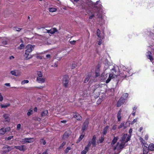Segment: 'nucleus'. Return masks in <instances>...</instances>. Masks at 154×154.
<instances>
[{"label": "nucleus", "instance_id": "obj_1", "mask_svg": "<svg viewBox=\"0 0 154 154\" xmlns=\"http://www.w3.org/2000/svg\"><path fill=\"white\" fill-rule=\"evenodd\" d=\"M34 45H28L26 46V50L25 51V54L24 55L25 60H29L33 56L29 54L34 50Z\"/></svg>", "mask_w": 154, "mask_h": 154}, {"label": "nucleus", "instance_id": "obj_2", "mask_svg": "<svg viewBox=\"0 0 154 154\" xmlns=\"http://www.w3.org/2000/svg\"><path fill=\"white\" fill-rule=\"evenodd\" d=\"M125 143L121 141L117 143V145L116 146H114L113 148L114 150L117 149L118 150L122 149L125 146Z\"/></svg>", "mask_w": 154, "mask_h": 154}, {"label": "nucleus", "instance_id": "obj_3", "mask_svg": "<svg viewBox=\"0 0 154 154\" xmlns=\"http://www.w3.org/2000/svg\"><path fill=\"white\" fill-rule=\"evenodd\" d=\"M69 77L68 75H65L63 78L62 83L63 86L65 88H67L69 85Z\"/></svg>", "mask_w": 154, "mask_h": 154}, {"label": "nucleus", "instance_id": "obj_4", "mask_svg": "<svg viewBox=\"0 0 154 154\" xmlns=\"http://www.w3.org/2000/svg\"><path fill=\"white\" fill-rule=\"evenodd\" d=\"M130 121H128L126 122V125H127V124H128L129 125L130 124ZM125 122H122L120 124V125L118 127V129H120L123 127L125 129L127 127V126L126 125H125Z\"/></svg>", "mask_w": 154, "mask_h": 154}, {"label": "nucleus", "instance_id": "obj_5", "mask_svg": "<svg viewBox=\"0 0 154 154\" xmlns=\"http://www.w3.org/2000/svg\"><path fill=\"white\" fill-rule=\"evenodd\" d=\"M10 130L9 127H7L5 128H2L0 129V134L4 135L6 132L9 131Z\"/></svg>", "mask_w": 154, "mask_h": 154}, {"label": "nucleus", "instance_id": "obj_6", "mask_svg": "<svg viewBox=\"0 0 154 154\" xmlns=\"http://www.w3.org/2000/svg\"><path fill=\"white\" fill-rule=\"evenodd\" d=\"M14 146H10L8 145H5L4 146L3 148L4 149H8V150H4V152L5 153H6L7 152H8L10 151H11V150L14 149Z\"/></svg>", "mask_w": 154, "mask_h": 154}, {"label": "nucleus", "instance_id": "obj_7", "mask_svg": "<svg viewBox=\"0 0 154 154\" xmlns=\"http://www.w3.org/2000/svg\"><path fill=\"white\" fill-rule=\"evenodd\" d=\"M125 98L124 99L123 97H121L119 100L117 104V107H119L123 104L125 102Z\"/></svg>", "mask_w": 154, "mask_h": 154}, {"label": "nucleus", "instance_id": "obj_8", "mask_svg": "<svg viewBox=\"0 0 154 154\" xmlns=\"http://www.w3.org/2000/svg\"><path fill=\"white\" fill-rule=\"evenodd\" d=\"M88 123L89 122L88 119H86L83 125L82 129V130L83 131H84L85 130V129H86L88 127Z\"/></svg>", "mask_w": 154, "mask_h": 154}, {"label": "nucleus", "instance_id": "obj_9", "mask_svg": "<svg viewBox=\"0 0 154 154\" xmlns=\"http://www.w3.org/2000/svg\"><path fill=\"white\" fill-rule=\"evenodd\" d=\"M71 131L68 130L66 131L63 135V139H67L71 134Z\"/></svg>", "mask_w": 154, "mask_h": 154}, {"label": "nucleus", "instance_id": "obj_10", "mask_svg": "<svg viewBox=\"0 0 154 154\" xmlns=\"http://www.w3.org/2000/svg\"><path fill=\"white\" fill-rule=\"evenodd\" d=\"M14 147L17 149L19 150L20 151H24L26 150V148L25 146L24 145L21 146H14Z\"/></svg>", "mask_w": 154, "mask_h": 154}, {"label": "nucleus", "instance_id": "obj_11", "mask_svg": "<svg viewBox=\"0 0 154 154\" xmlns=\"http://www.w3.org/2000/svg\"><path fill=\"white\" fill-rule=\"evenodd\" d=\"M73 117L78 120H80L81 116L77 113H73Z\"/></svg>", "mask_w": 154, "mask_h": 154}, {"label": "nucleus", "instance_id": "obj_12", "mask_svg": "<svg viewBox=\"0 0 154 154\" xmlns=\"http://www.w3.org/2000/svg\"><path fill=\"white\" fill-rule=\"evenodd\" d=\"M36 81L39 83H43L45 82V78L42 77H37Z\"/></svg>", "mask_w": 154, "mask_h": 154}, {"label": "nucleus", "instance_id": "obj_13", "mask_svg": "<svg viewBox=\"0 0 154 154\" xmlns=\"http://www.w3.org/2000/svg\"><path fill=\"white\" fill-rule=\"evenodd\" d=\"M3 117L4 118V122H9L10 121V118L8 114H5L4 115Z\"/></svg>", "mask_w": 154, "mask_h": 154}, {"label": "nucleus", "instance_id": "obj_14", "mask_svg": "<svg viewBox=\"0 0 154 154\" xmlns=\"http://www.w3.org/2000/svg\"><path fill=\"white\" fill-rule=\"evenodd\" d=\"M127 136V134H124L123 136L121 137V139L119 141L124 142L125 143V142L126 141V140H125V139H126Z\"/></svg>", "mask_w": 154, "mask_h": 154}, {"label": "nucleus", "instance_id": "obj_15", "mask_svg": "<svg viewBox=\"0 0 154 154\" xmlns=\"http://www.w3.org/2000/svg\"><path fill=\"white\" fill-rule=\"evenodd\" d=\"M96 136L95 135L93 137L92 141L91 142V143L93 147L96 146Z\"/></svg>", "mask_w": 154, "mask_h": 154}, {"label": "nucleus", "instance_id": "obj_16", "mask_svg": "<svg viewBox=\"0 0 154 154\" xmlns=\"http://www.w3.org/2000/svg\"><path fill=\"white\" fill-rule=\"evenodd\" d=\"M119 139L118 137H114V138L111 143V144L112 146L114 145L117 141Z\"/></svg>", "mask_w": 154, "mask_h": 154}, {"label": "nucleus", "instance_id": "obj_17", "mask_svg": "<svg viewBox=\"0 0 154 154\" xmlns=\"http://www.w3.org/2000/svg\"><path fill=\"white\" fill-rule=\"evenodd\" d=\"M47 32L53 34L54 33L57 31V29L55 28H54L50 30H47Z\"/></svg>", "mask_w": 154, "mask_h": 154}, {"label": "nucleus", "instance_id": "obj_18", "mask_svg": "<svg viewBox=\"0 0 154 154\" xmlns=\"http://www.w3.org/2000/svg\"><path fill=\"white\" fill-rule=\"evenodd\" d=\"M35 139L33 138H26L27 143H29L34 142Z\"/></svg>", "mask_w": 154, "mask_h": 154}, {"label": "nucleus", "instance_id": "obj_19", "mask_svg": "<svg viewBox=\"0 0 154 154\" xmlns=\"http://www.w3.org/2000/svg\"><path fill=\"white\" fill-rule=\"evenodd\" d=\"M121 110H119L117 114V118L118 119V121H120L121 120Z\"/></svg>", "mask_w": 154, "mask_h": 154}, {"label": "nucleus", "instance_id": "obj_20", "mask_svg": "<svg viewBox=\"0 0 154 154\" xmlns=\"http://www.w3.org/2000/svg\"><path fill=\"white\" fill-rule=\"evenodd\" d=\"M148 148L149 150L152 151L154 150V144H151L149 145Z\"/></svg>", "mask_w": 154, "mask_h": 154}, {"label": "nucleus", "instance_id": "obj_21", "mask_svg": "<svg viewBox=\"0 0 154 154\" xmlns=\"http://www.w3.org/2000/svg\"><path fill=\"white\" fill-rule=\"evenodd\" d=\"M10 105V103H8L6 104H1L0 106L2 108H6L9 106Z\"/></svg>", "mask_w": 154, "mask_h": 154}, {"label": "nucleus", "instance_id": "obj_22", "mask_svg": "<svg viewBox=\"0 0 154 154\" xmlns=\"http://www.w3.org/2000/svg\"><path fill=\"white\" fill-rule=\"evenodd\" d=\"M109 126H106V127H105L104 128L103 130V134L104 135H105L106 133H107V131L108 130V128H109Z\"/></svg>", "mask_w": 154, "mask_h": 154}, {"label": "nucleus", "instance_id": "obj_23", "mask_svg": "<svg viewBox=\"0 0 154 154\" xmlns=\"http://www.w3.org/2000/svg\"><path fill=\"white\" fill-rule=\"evenodd\" d=\"M48 113V111L47 110H45L43 112H42L41 114L42 116H45L47 115V114Z\"/></svg>", "mask_w": 154, "mask_h": 154}, {"label": "nucleus", "instance_id": "obj_24", "mask_svg": "<svg viewBox=\"0 0 154 154\" xmlns=\"http://www.w3.org/2000/svg\"><path fill=\"white\" fill-rule=\"evenodd\" d=\"M90 79V76L89 75H87L84 81V83H86L87 82H88V81H89Z\"/></svg>", "mask_w": 154, "mask_h": 154}, {"label": "nucleus", "instance_id": "obj_25", "mask_svg": "<svg viewBox=\"0 0 154 154\" xmlns=\"http://www.w3.org/2000/svg\"><path fill=\"white\" fill-rule=\"evenodd\" d=\"M37 73L38 76L37 77H42L43 74L41 72L38 71L37 72Z\"/></svg>", "mask_w": 154, "mask_h": 154}, {"label": "nucleus", "instance_id": "obj_26", "mask_svg": "<svg viewBox=\"0 0 154 154\" xmlns=\"http://www.w3.org/2000/svg\"><path fill=\"white\" fill-rule=\"evenodd\" d=\"M49 11L51 12H55L57 11V9L54 8H49Z\"/></svg>", "mask_w": 154, "mask_h": 154}, {"label": "nucleus", "instance_id": "obj_27", "mask_svg": "<svg viewBox=\"0 0 154 154\" xmlns=\"http://www.w3.org/2000/svg\"><path fill=\"white\" fill-rule=\"evenodd\" d=\"M26 138L22 139L21 140L20 142L23 144L26 143H27Z\"/></svg>", "mask_w": 154, "mask_h": 154}, {"label": "nucleus", "instance_id": "obj_28", "mask_svg": "<svg viewBox=\"0 0 154 154\" xmlns=\"http://www.w3.org/2000/svg\"><path fill=\"white\" fill-rule=\"evenodd\" d=\"M147 57L148 59L150 60L151 62H152L153 58L152 55H147Z\"/></svg>", "mask_w": 154, "mask_h": 154}, {"label": "nucleus", "instance_id": "obj_29", "mask_svg": "<svg viewBox=\"0 0 154 154\" xmlns=\"http://www.w3.org/2000/svg\"><path fill=\"white\" fill-rule=\"evenodd\" d=\"M84 137V135H81L78 139L77 143H78L79 142H80L83 138Z\"/></svg>", "mask_w": 154, "mask_h": 154}, {"label": "nucleus", "instance_id": "obj_30", "mask_svg": "<svg viewBox=\"0 0 154 154\" xmlns=\"http://www.w3.org/2000/svg\"><path fill=\"white\" fill-rule=\"evenodd\" d=\"M11 74L13 75H14L16 76H18V73L16 72L15 71H11Z\"/></svg>", "mask_w": 154, "mask_h": 154}, {"label": "nucleus", "instance_id": "obj_31", "mask_svg": "<svg viewBox=\"0 0 154 154\" xmlns=\"http://www.w3.org/2000/svg\"><path fill=\"white\" fill-rule=\"evenodd\" d=\"M33 111L31 109H29L28 110V112L27 113V115L29 116L31 115Z\"/></svg>", "mask_w": 154, "mask_h": 154}, {"label": "nucleus", "instance_id": "obj_32", "mask_svg": "<svg viewBox=\"0 0 154 154\" xmlns=\"http://www.w3.org/2000/svg\"><path fill=\"white\" fill-rule=\"evenodd\" d=\"M29 82V81L28 80H24L21 82V84L23 85L26 83H28Z\"/></svg>", "mask_w": 154, "mask_h": 154}, {"label": "nucleus", "instance_id": "obj_33", "mask_svg": "<svg viewBox=\"0 0 154 154\" xmlns=\"http://www.w3.org/2000/svg\"><path fill=\"white\" fill-rule=\"evenodd\" d=\"M22 29H20L16 27H14V29L18 32L20 31V30Z\"/></svg>", "mask_w": 154, "mask_h": 154}, {"label": "nucleus", "instance_id": "obj_34", "mask_svg": "<svg viewBox=\"0 0 154 154\" xmlns=\"http://www.w3.org/2000/svg\"><path fill=\"white\" fill-rule=\"evenodd\" d=\"M13 136H10L8 137H6L5 138V140H10L13 138Z\"/></svg>", "mask_w": 154, "mask_h": 154}, {"label": "nucleus", "instance_id": "obj_35", "mask_svg": "<svg viewBox=\"0 0 154 154\" xmlns=\"http://www.w3.org/2000/svg\"><path fill=\"white\" fill-rule=\"evenodd\" d=\"M131 137V135H128V137H127V138L126 139L125 142L126 143L128 141H129L130 140Z\"/></svg>", "mask_w": 154, "mask_h": 154}, {"label": "nucleus", "instance_id": "obj_36", "mask_svg": "<svg viewBox=\"0 0 154 154\" xmlns=\"http://www.w3.org/2000/svg\"><path fill=\"white\" fill-rule=\"evenodd\" d=\"M70 149H71L70 147H68L66 148V149H65V153H67L69 152V151Z\"/></svg>", "mask_w": 154, "mask_h": 154}, {"label": "nucleus", "instance_id": "obj_37", "mask_svg": "<svg viewBox=\"0 0 154 154\" xmlns=\"http://www.w3.org/2000/svg\"><path fill=\"white\" fill-rule=\"evenodd\" d=\"M100 31L99 29H98L97 31V36L99 37H100Z\"/></svg>", "mask_w": 154, "mask_h": 154}, {"label": "nucleus", "instance_id": "obj_38", "mask_svg": "<svg viewBox=\"0 0 154 154\" xmlns=\"http://www.w3.org/2000/svg\"><path fill=\"white\" fill-rule=\"evenodd\" d=\"M113 75L111 73V74H109V77L112 78V79L113 78H114V77L113 76L114 75L116 76H117V75L115 74V73L114 72H113Z\"/></svg>", "mask_w": 154, "mask_h": 154}, {"label": "nucleus", "instance_id": "obj_39", "mask_svg": "<svg viewBox=\"0 0 154 154\" xmlns=\"http://www.w3.org/2000/svg\"><path fill=\"white\" fill-rule=\"evenodd\" d=\"M97 70H98V71H99V69H98ZM100 74L99 72L96 71L95 72V76L96 77H98L100 76Z\"/></svg>", "mask_w": 154, "mask_h": 154}, {"label": "nucleus", "instance_id": "obj_40", "mask_svg": "<svg viewBox=\"0 0 154 154\" xmlns=\"http://www.w3.org/2000/svg\"><path fill=\"white\" fill-rule=\"evenodd\" d=\"M40 142L41 143H42L44 145L46 143L45 141L43 139H42L40 140Z\"/></svg>", "mask_w": 154, "mask_h": 154}, {"label": "nucleus", "instance_id": "obj_41", "mask_svg": "<svg viewBox=\"0 0 154 154\" xmlns=\"http://www.w3.org/2000/svg\"><path fill=\"white\" fill-rule=\"evenodd\" d=\"M69 41L70 43V44H71V45H73L75 44L76 42L75 41V40L71 41L70 39L69 40Z\"/></svg>", "mask_w": 154, "mask_h": 154}, {"label": "nucleus", "instance_id": "obj_42", "mask_svg": "<svg viewBox=\"0 0 154 154\" xmlns=\"http://www.w3.org/2000/svg\"><path fill=\"white\" fill-rule=\"evenodd\" d=\"M104 140V136H102L100 137V143H102Z\"/></svg>", "mask_w": 154, "mask_h": 154}, {"label": "nucleus", "instance_id": "obj_43", "mask_svg": "<svg viewBox=\"0 0 154 154\" xmlns=\"http://www.w3.org/2000/svg\"><path fill=\"white\" fill-rule=\"evenodd\" d=\"M3 97L0 92V102H2L3 100Z\"/></svg>", "mask_w": 154, "mask_h": 154}, {"label": "nucleus", "instance_id": "obj_44", "mask_svg": "<svg viewBox=\"0 0 154 154\" xmlns=\"http://www.w3.org/2000/svg\"><path fill=\"white\" fill-rule=\"evenodd\" d=\"M24 46V45L23 44H21L20 45V46L18 47V49H21L23 48Z\"/></svg>", "mask_w": 154, "mask_h": 154}, {"label": "nucleus", "instance_id": "obj_45", "mask_svg": "<svg viewBox=\"0 0 154 154\" xmlns=\"http://www.w3.org/2000/svg\"><path fill=\"white\" fill-rule=\"evenodd\" d=\"M112 79V78L109 77V76L108 79L106 81V83H108Z\"/></svg>", "mask_w": 154, "mask_h": 154}, {"label": "nucleus", "instance_id": "obj_46", "mask_svg": "<svg viewBox=\"0 0 154 154\" xmlns=\"http://www.w3.org/2000/svg\"><path fill=\"white\" fill-rule=\"evenodd\" d=\"M76 66V64H75V63H73L72 65V69H74Z\"/></svg>", "mask_w": 154, "mask_h": 154}, {"label": "nucleus", "instance_id": "obj_47", "mask_svg": "<svg viewBox=\"0 0 154 154\" xmlns=\"http://www.w3.org/2000/svg\"><path fill=\"white\" fill-rule=\"evenodd\" d=\"M2 43L4 45H6L7 44V42L5 40H3L2 41Z\"/></svg>", "mask_w": 154, "mask_h": 154}, {"label": "nucleus", "instance_id": "obj_48", "mask_svg": "<svg viewBox=\"0 0 154 154\" xmlns=\"http://www.w3.org/2000/svg\"><path fill=\"white\" fill-rule=\"evenodd\" d=\"M137 118L134 119L131 122V124L133 125V124H134L135 122H137Z\"/></svg>", "mask_w": 154, "mask_h": 154}, {"label": "nucleus", "instance_id": "obj_49", "mask_svg": "<svg viewBox=\"0 0 154 154\" xmlns=\"http://www.w3.org/2000/svg\"><path fill=\"white\" fill-rule=\"evenodd\" d=\"M123 96L125 98H127L128 96V94L127 93H125L123 95Z\"/></svg>", "mask_w": 154, "mask_h": 154}, {"label": "nucleus", "instance_id": "obj_50", "mask_svg": "<svg viewBox=\"0 0 154 154\" xmlns=\"http://www.w3.org/2000/svg\"><path fill=\"white\" fill-rule=\"evenodd\" d=\"M89 147H88L87 146H86L85 147L84 150H85V151H86L88 152L89 150Z\"/></svg>", "mask_w": 154, "mask_h": 154}, {"label": "nucleus", "instance_id": "obj_51", "mask_svg": "<svg viewBox=\"0 0 154 154\" xmlns=\"http://www.w3.org/2000/svg\"><path fill=\"white\" fill-rule=\"evenodd\" d=\"M66 144V142H63L61 144L60 147H62L63 146H64Z\"/></svg>", "mask_w": 154, "mask_h": 154}, {"label": "nucleus", "instance_id": "obj_52", "mask_svg": "<svg viewBox=\"0 0 154 154\" xmlns=\"http://www.w3.org/2000/svg\"><path fill=\"white\" fill-rule=\"evenodd\" d=\"M91 145V141H89V142H88L87 146L88 147H89Z\"/></svg>", "mask_w": 154, "mask_h": 154}, {"label": "nucleus", "instance_id": "obj_53", "mask_svg": "<svg viewBox=\"0 0 154 154\" xmlns=\"http://www.w3.org/2000/svg\"><path fill=\"white\" fill-rule=\"evenodd\" d=\"M147 54L146 55V56L147 55H152V54L151 52L149 51H148L147 52Z\"/></svg>", "mask_w": 154, "mask_h": 154}, {"label": "nucleus", "instance_id": "obj_54", "mask_svg": "<svg viewBox=\"0 0 154 154\" xmlns=\"http://www.w3.org/2000/svg\"><path fill=\"white\" fill-rule=\"evenodd\" d=\"M21 127V125L20 124H18L17 125V129L18 130Z\"/></svg>", "mask_w": 154, "mask_h": 154}, {"label": "nucleus", "instance_id": "obj_55", "mask_svg": "<svg viewBox=\"0 0 154 154\" xmlns=\"http://www.w3.org/2000/svg\"><path fill=\"white\" fill-rule=\"evenodd\" d=\"M36 57L37 58V59H42V57L40 56H39V55H37L36 56Z\"/></svg>", "mask_w": 154, "mask_h": 154}, {"label": "nucleus", "instance_id": "obj_56", "mask_svg": "<svg viewBox=\"0 0 154 154\" xmlns=\"http://www.w3.org/2000/svg\"><path fill=\"white\" fill-rule=\"evenodd\" d=\"M116 125H113L112 127V129L113 130H115L116 129Z\"/></svg>", "mask_w": 154, "mask_h": 154}, {"label": "nucleus", "instance_id": "obj_57", "mask_svg": "<svg viewBox=\"0 0 154 154\" xmlns=\"http://www.w3.org/2000/svg\"><path fill=\"white\" fill-rule=\"evenodd\" d=\"M34 119L35 120L39 121L41 120V119L38 117H35Z\"/></svg>", "mask_w": 154, "mask_h": 154}, {"label": "nucleus", "instance_id": "obj_58", "mask_svg": "<svg viewBox=\"0 0 154 154\" xmlns=\"http://www.w3.org/2000/svg\"><path fill=\"white\" fill-rule=\"evenodd\" d=\"M87 152L83 150L81 153V154H86Z\"/></svg>", "mask_w": 154, "mask_h": 154}, {"label": "nucleus", "instance_id": "obj_59", "mask_svg": "<svg viewBox=\"0 0 154 154\" xmlns=\"http://www.w3.org/2000/svg\"><path fill=\"white\" fill-rule=\"evenodd\" d=\"M94 14H93L91 15L89 17V19L90 20H91L92 19V18L94 17Z\"/></svg>", "mask_w": 154, "mask_h": 154}, {"label": "nucleus", "instance_id": "obj_60", "mask_svg": "<svg viewBox=\"0 0 154 154\" xmlns=\"http://www.w3.org/2000/svg\"><path fill=\"white\" fill-rule=\"evenodd\" d=\"M46 57H47V58L49 59L51 57V55L50 54H47L46 55Z\"/></svg>", "mask_w": 154, "mask_h": 154}, {"label": "nucleus", "instance_id": "obj_61", "mask_svg": "<svg viewBox=\"0 0 154 154\" xmlns=\"http://www.w3.org/2000/svg\"><path fill=\"white\" fill-rule=\"evenodd\" d=\"M143 139H142V138L141 139L140 142H141V143L143 144V146H144L145 145H144V143H143Z\"/></svg>", "mask_w": 154, "mask_h": 154}, {"label": "nucleus", "instance_id": "obj_62", "mask_svg": "<svg viewBox=\"0 0 154 154\" xmlns=\"http://www.w3.org/2000/svg\"><path fill=\"white\" fill-rule=\"evenodd\" d=\"M14 58V57L13 56H11L9 57V59L10 60L13 59Z\"/></svg>", "mask_w": 154, "mask_h": 154}, {"label": "nucleus", "instance_id": "obj_63", "mask_svg": "<svg viewBox=\"0 0 154 154\" xmlns=\"http://www.w3.org/2000/svg\"><path fill=\"white\" fill-rule=\"evenodd\" d=\"M5 85L6 86H8V87H10V83H5Z\"/></svg>", "mask_w": 154, "mask_h": 154}, {"label": "nucleus", "instance_id": "obj_64", "mask_svg": "<svg viewBox=\"0 0 154 154\" xmlns=\"http://www.w3.org/2000/svg\"><path fill=\"white\" fill-rule=\"evenodd\" d=\"M132 129L130 128L129 129V133L130 134H131V133L132 132Z\"/></svg>", "mask_w": 154, "mask_h": 154}]
</instances>
